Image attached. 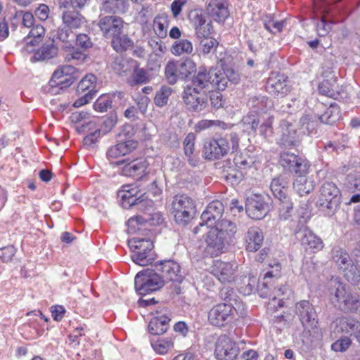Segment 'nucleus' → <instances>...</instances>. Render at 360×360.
I'll return each instance as SVG.
<instances>
[{"mask_svg": "<svg viewBox=\"0 0 360 360\" xmlns=\"http://www.w3.org/2000/svg\"><path fill=\"white\" fill-rule=\"evenodd\" d=\"M231 143L227 137L212 139L204 143L202 155L206 160H219L231 150L236 152L239 146V137L236 133L229 135Z\"/></svg>", "mask_w": 360, "mask_h": 360, "instance_id": "obj_1", "label": "nucleus"}, {"mask_svg": "<svg viewBox=\"0 0 360 360\" xmlns=\"http://www.w3.org/2000/svg\"><path fill=\"white\" fill-rule=\"evenodd\" d=\"M332 303L342 311L352 312L357 309L358 300L346 288L338 278H333L328 284Z\"/></svg>", "mask_w": 360, "mask_h": 360, "instance_id": "obj_2", "label": "nucleus"}, {"mask_svg": "<svg viewBox=\"0 0 360 360\" xmlns=\"http://www.w3.org/2000/svg\"><path fill=\"white\" fill-rule=\"evenodd\" d=\"M295 311L304 327V336L316 335L318 318L313 305L307 300H302L295 304Z\"/></svg>", "mask_w": 360, "mask_h": 360, "instance_id": "obj_3", "label": "nucleus"}, {"mask_svg": "<svg viewBox=\"0 0 360 360\" xmlns=\"http://www.w3.org/2000/svg\"><path fill=\"white\" fill-rule=\"evenodd\" d=\"M131 250V259L134 263L140 266H146L154 259L153 244L150 240L133 238L128 240Z\"/></svg>", "mask_w": 360, "mask_h": 360, "instance_id": "obj_4", "label": "nucleus"}, {"mask_svg": "<svg viewBox=\"0 0 360 360\" xmlns=\"http://www.w3.org/2000/svg\"><path fill=\"white\" fill-rule=\"evenodd\" d=\"M172 212L177 224H187L195 212L193 200L186 195H176L172 202Z\"/></svg>", "mask_w": 360, "mask_h": 360, "instance_id": "obj_5", "label": "nucleus"}, {"mask_svg": "<svg viewBox=\"0 0 360 360\" xmlns=\"http://www.w3.org/2000/svg\"><path fill=\"white\" fill-rule=\"evenodd\" d=\"M164 283L161 276L149 269L138 273L134 278L136 291L141 295L159 290Z\"/></svg>", "mask_w": 360, "mask_h": 360, "instance_id": "obj_6", "label": "nucleus"}, {"mask_svg": "<svg viewBox=\"0 0 360 360\" xmlns=\"http://www.w3.org/2000/svg\"><path fill=\"white\" fill-rule=\"evenodd\" d=\"M332 259L339 269L342 270L346 279L352 283L360 281V271L354 265L348 253L340 247L332 250Z\"/></svg>", "mask_w": 360, "mask_h": 360, "instance_id": "obj_7", "label": "nucleus"}, {"mask_svg": "<svg viewBox=\"0 0 360 360\" xmlns=\"http://www.w3.org/2000/svg\"><path fill=\"white\" fill-rule=\"evenodd\" d=\"M195 71L194 63L190 60L184 61H169L165 68L167 81L170 84H174L179 79H185Z\"/></svg>", "mask_w": 360, "mask_h": 360, "instance_id": "obj_8", "label": "nucleus"}, {"mask_svg": "<svg viewBox=\"0 0 360 360\" xmlns=\"http://www.w3.org/2000/svg\"><path fill=\"white\" fill-rule=\"evenodd\" d=\"M317 205L329 210L328 214H333L340 203V191L332 182H325L320 189Z\"/></svg>", "mask_w": 360, "mask_h": 360, "instance_id": "obj_9", "label": "nucleus"}, {"mask_svg": "<svg viewBox=\"0 0 360 360\" xmlns=\"http://www.w3.org/2000/svg\"><path fill=\"white\" fill-rule=\"evenodd\" d=\"M212 89L219 91L224 90L229 84H236L239 82L240 77L232 68H211L210 70Z\"/></svg>", "mask_w": 360, "mask_h": 360, "instance_id": "obj_10", "label": "nucleus"}, {"mask_svg": "<svg viewBox=\"0 0 360 360\" xmlns=\"http://www.w3.org/2000/svg\"><path fill=\"white\" fill-rule=\"evenodd\" d=\"M223 212L224 205L221 202L215 200L210 202L202 213L201 222L194 228L193 233L197 234L201 228L206 227L207 229L214 226L221 219Z\"/></svg>", "mask_w": 360, "mask_h": 360, "instance_id": "obj_11", "label": "nucleus"}, {"mask_svg": "<svg viewBox=\"0 0 360 360\" xmlns=\"http://www.w3.org/2000/svg\"><path fill=\"white\" fill-rule=\"evenodd\" d=\"M124 22L122 18L116 15H106L101 17L98 22V26L104 37L112 39L122 34Z\"/></svg>", "mask_w": 360, "mask_h": 360, "instance_id": "obj_12", "label": "nucleus"}, {"mask_svg": "<svg viewBox=\"0 0 360 360\" xmlns=\"http://www.w3.org/2000/svg\"><path fill=\"white\" fill-rule=\"evenodd\" d=\"M330 328L336 335H342L340 338H360V322L354 319H336Z\"/></svg>", "mask_w": 360, "mask_h": 360, "instance_id": "obj_13", "label": "nucleus"}, {"mask_svg": "<svg viewBox=\"0 0 360 360\" xmlns=\"http://www.w3.org/2000/svg\"><path fill=\"white\" fill-rule=\"evenodd\" d=\"M119 165H123L121 168V174L126 176L137 177L139 179L147 176L146 172L148 163L144 158H136L132 160L124 159L117 162Z\"/></svg>", "mask_w": 360, "mask_h": 360, "instance_id": "obj_14", "label": "nucleus"}, {"mask_svg": "<svg viewBox=\"0 0 360 360\" xmlns=\"http://www.w3.org/2000/svg\"><path fill=\"white\" fill-rule=\"evenodd\" d=\"M279 134V141L285 146H297L302 137V131L297 129L296 125L286 120L281 122Z\"/></svg>", "mask_w": 360, "mask_h": 360, "instance_id": "obj_15", "label": "nucleus"}, {"mask_svg": "<svg viewBox=\"0 0 360 360\" xmlns=\"http://www.w3.org/2000/svg\"><path fill=\"white\" fill-rule=\"evenodd\" d=\"M237 310L233 303L219 304L211 309L208 319L210 323L216 326H223L232 318L233 309Z\"/></svg>", "mask_w": 360, "mask_h": 360, "instance_id": "obj_16", "label": "nucleus"}, {"mask_svg": "<svg viewBox=\"0 0 360 360\" xmlns=\"http://www.w3.org/2000/svg\"><path fill=\"white\" fill-rule=\"evenodd\" d=\"M279 162L281 165L296 174H308L309 162L298 155L284 151L280 155Z\"/></svg>", "mask_w": 360, "mask_h": 360, "instance_id": "obj_17", "label": "nucleus"}, {"mask_svg": "<svg viewBox=\"0 0 360 360\" xmlns=\"http://www.w3.org/2000/svg\"><path fill=\"white\" fill-rule=\"evenodd\" d=\"M236 262H226L216 260L212 265V274L221 283H231L234 281L238 271Z\"/></svg>", "mask_w": 360, "mask_h": 360, "instance_id": "obj_18", "label": "nucleus"}, {"mask_svg": "<svg viewBox=\"0 0 360 360\" xmlns=\"http://www.w3.org/2000/svg\"><path fill=\"white\" fill-rule=\"evenodd\" d=\"M239 352L233 339H218L215 344L214 355L219 360H235Z\"/></svg>", "mask_w": 360, "mask_h": 360, "instance_id": "obj_19", "label": "nucleus"}, {"mask_svg": "<svg viewBox=\"0 0 360 360\" xmlns=\"http://www.w3.org/2000/svg\"><path fill=\"white\" fill-rule=\"evenodd\" d=\"M156 269L161 272V278L164 282L171 281L180 283L183 281L179 264L174 260L160 262L156 264Z\"/></svg>", "mask_w": 360, "mask_h": 360, "instance_id": "obj_20", "label": "nucleus"}, {"mask_svg": "<svg viewBox=\"0 0 360 360\" xmlns=\"http://www.w3.org/2000/svg\"><path fill=\"white\" fill-rule=\"evenodd\" d=\"M287 79L283 74L272 72L266 82V91L274 96L284 97L290 91Z\"/></svg>", "mask_w": 360, "mask_h": 360, "instance_id": "obj_21", "label": "nucleus"}, {"mask_svg": "<svg viewBox=\"0 0 360 360\" xmlns=\"http://www.w3.org/2000/svg\"><path fill=\"white\" fill-rule=\"evenodd\" d=\"M183 99L189 110L200 112L207 105V98L195 88L186 86L183 92Z\"/></svg>", "mask_w": 360, "mask_h": 360, "instance_id": "obj_22", "label": "nucleus"}, {"mask_svg": "<svg viewBox=\"0 0 360 360\" xmlns=\"http://www.w3.org/2000/svg\"><path fill=\"white\" fill-rule=\"evenodd\" d=\"M189 18L194 26L197 39L210 37L213 29L211 20L198 11L191 12Z\"/></svg>", "mask_w": 360, "mask_h": 360, "instance_id": "obj_23", "label": "nucleus"}, {"mask_svg": "<svg viewBox=\"0 0 360 360\" xmlns=\"http://www.w3.org/2000/svg\"><path fill=\"white\" fill-rule=\"evenodd\" d=\"M75 69L72 65H63L54 71L49 82L50 86H60V89L70 86L74 82V74Z\"/></svg>", "mask_w": 360, "mask_h": 360, "instance_id": "obj_24", "label": "nucleus"}, {"mask_svg": "<svg viewBox=\"0 0 360 360\" xmlns=\"http://www.w3.org/2000/svg\"><path fill=\"white\" fill-rule=\"evenodd\" d=\"M120 197L122 200L121 205L124 209H129L134 205L142 209L145 205L151 203V202L146 201V193H141L136 188L122 191Z\"/></svg>", "mask_w": 360, "mask_h": 360, "instance_id": "obj_25", "label": "nucleus"}, {"mask_svg": "<svg viewBox=\"0 0 360 360\" xmlns=\"http://www.w3.org/2000/svg\"><path fill=\"white\" fill-rule=\"evenodd\" d=\"M229 240L227 236L221 234L217 229L212 226L207 233L205 240L207 250L211 251V255H217L219 253L221 252L226 243H227Z\"/></svg>", "mask_w": 360, "mask_h": 360, "instance_id": "obj_26", "label": "nucleus"}, {"mask_svg": "<svg viewBox=\"0 0 360 360\" xmlns=\"http://www.w3.org/2000/svg\"><path fill=\"white\" fill-rule=\"evenodd\" d=\"M268 205L259 195L248 198L246 202V212L254 219H261L268 212Z\"/></svg>", "mask_w": 360, "mask_h": 360, "instance_id": "obj_27", "label": "nucleus"}, {"mask_svg": "<svg viewBox=\"0 0 360 360\" xmlns=\"http://www.w3.org/2000/svg\"><path fill=\"white\" fill-rule=\"evenodd\" d=\"M269 296L271 300L268 304L267 310L271 312L277 307H284L285 300H290L292 296V292L288 287L283 285L274 288Z\"/></svg>", "mask_w": 360, "mask_h": 360, "instance_id": "obj_28", "label": "nucleus"}, {"mask_svg": "<svg viewBox=\"0 0 360 360\" xmlns=\"http://www.w3.org/2000/svg\"><path fill=\"white\" fill-rule=\"evenodd\" d=\"M314 6L316 10V15H321V20L317 23L316 31L319 36H326L331 30V25L327 22L326 13L329 12L328 3L324 0H314Z\"/></svg>", "mask_w": 360, "mask_h": 360, "instance_id": "obj_29", "label": "nucleus"}, {"mask_svg": "<svg viewBox=\"0 0 360 360\" xmlns=\"http://www.w3.org/2000/svg\"><path fill=\"white\" fill-rule=\"evenodd\" d=\"M157 316H154L148 324V331L152 335H162L169 328L170 318L167 311H156Z\"/></svg>", "mask_w": 360, "mask_h": 360, "instance_id": "obj_30", "label": "nucleus"}, {"mask_svg": "<svg viewBox=\"0 0 360 360\" xmlns=\"http://www.w3.org/2000/svg\"><path fill=\"white\" fill-rule=\"evenodd\" d=\"M207 11L208 15L217 22L224 21L229 15L226 0H211Z\"/></svg>", "mask_w": 360, "mask_h": 360, "instance_id": "obj_31", "label": "nucleus"}, {"mask_svg": "<svg viewBox=\"0 0 360 360\" xmlns=\"http://www.w3.org/2000/svg\"><path fill=\"white\" fill-rule=\"evenodd\" d=\"M299 235H300V240L301 244L306 250H311L315 252L323 249V240L311 230L304 229L299 233Z\"/></svg>", "mask_w": 360, "mask_h": 360, "instance_id": "obj_32", "label": "nucleus"}, {"mask_svg": "<svg viewBox=\"0 0 360 360\" xmlns=\"http://www.w3.org/2000/svg\"><path fill=\"white\" fill-rule=\"evenodd\" d=\"M245 238L246 249L250 252H256L263 243V232L259 227H250L247 232Z\"/></svg>", "mask_w": 360, "mask_h": 360, "instance_id": "obj_33", "label": "nucleus"}, {"mask_svg": "<svg viewBox=\"0 0 360 360\" xmlns=\"http://www.w3.org/2000/svg\"><path fill=\"white\" fill-rule=\"evenodd\" d=\"M137 146L138 143L134 140L120 142L110 147L107 155L109 158H117L132 152L136 148Z\"/></svg>", "mask_w": 360, "mask_h": 360, "instance_id": "obj_34", "label": "nucleus"}, {"mask_svg": "<svg viewBox=\"0 0 360 360\" xmlns=\"http://www.w3.org/2000/svg\"><path fill=\"white\" fill-rule=\"evenodd\" d=\"M248 105L257 114L266 113L274 108L273 101L264 96H259L251 98L248 101Z\"/></svg>", "mask_w": 360, "mask_h": 360, "instance_id": "obj_35", "label": "nucleus"}, {"mask_svg": "<svg viewBox=\"0 0 360 360\" xmlns=\"http://www.w3.org/2000/svg\"><path fill=\"white\" fill-rule=\"evenodd\" d=\"M307 174H296L293 182V188L300 196L307 195L314 189V181L309 179Z\"/></svg>", "mask_w": 360, "mask_h": 360, "instance_id": "obj_36", "label": "nucleus"}, {"mask_svg": "<svg viewBox=\"0 0 360 360\" xmlns=\"http://www.w3.org/2000/svg\"><path fill=\"white\" fill-rule=\"evenodd\" d=\"M61 19L65 27L70 30H77L84 23V18L76 11H65Z\"/></svg>", "mask_w": 360, "mask_h": 360, "instance_id": "obj_37", "label": "nucleus"}, {"mask_svg": "<svg viewBox=\"0 0 360 360\" xmlns=\"http://www.w3.org/2000/svg\"><path fill=\"white\" fill-rule=\"evenodd\" d=\"M198 39V45L196 51L199 56L206 57L215 53L219 46V42L215 38L210 37Z\"/></svg>", "mask_w": 360, "mask_h": 360, "instance_id": "obj_38", "label": "nucleus"}, {"mask_svg": "<svg viewBox=\"0 0 360 360\" xmlns=\"http://www.w3.org/2000/svg\"><path fill=\"white\" fill-rule=\"evenodd\" d=\"M187 86L195 88V91H199L200 92L203 91H213L211 79H210V71L206 72V71L200 70L193 77L192 86Z\"/></svg>", "mask_w": 360, "mask_h": 360, "instance_id": "obj_39", "label": "nucleus"}, {"mask_svg": "<svg viewBox=\"0 0 360 360\" xmlns=\"http://www.w3.org/2000/svg\"><path fill=\"white\" fill-rule=\"evenodd\" d=\"M270 188L273 195L278 200L289 195V181L283 176H278L272 179Z\"/></svg>", "mask_w": 360, "mask_h": 360, "instance_id": "obj_40", "label": "nucleus"}, {"mask_svg": "<svg viewBox=\"0 0 360 360\" xmlns=\"http://www.w3.org/2000/svg\"><path fill=\"white\" fill-rule=\"evenodd\" d=\"M102 9L108 13H125L129 7L127 0H101Z\"/></svg>", "mask_w": 360, "mask_h": 360, "instance_id": "obj_41", "label": "nucleus"}, {"mask_svg": "<svg viewBox=\"0 0 360 360\" xmlns=\"http://www.w3.org/2000/svg\"><path fill=\"white\" fill-rule=\"evenodd\" d=\"M137 66V62L131 58L117 56L112 64L113 70L119 75L130 72Z\"/></svg>", "mask_w": 360, "mask_h": 360, "instance_id": "obj_42", "label": "nucleus"}, {"mask_svg": "<svg viewBox=\"0 0 360 360\" xmlns=\"http://www.w3.org/2000/svg\"><path fill=\"white\" fill-rule=\"evenodd\" d=\"M318 121L316 116L314 114H305L299 121L298 126L300 131H302V136L307 133L312 134L316 133Z\"/></svg>", "mask_w": 360, "mask_h": 360, "instance_id": "obj_43", "label": "nucleus"}, {"mask_svg": "<svg viewBox=\"0 0 360 360\" xmlns=\"http://www.w3.org/2000/svg\"><path fill=\"white\" fill-rule=\"evenodd\" d=\"M44 34L45 29L40 24H37L31 27L27 37L25 39V42L27 45L25 49L27 51H33L32 49H30V46H32L41 41V38L44 37Z\"/></svg>", "mask_w": 360, "mask_h": 360, "instance_id": "obj_44", "label": "nucleus"}, {"mask_svg": "<svg viewBox=\"0 0 360 360\" xmlns=\"http://www.w3.org/2000/svg\"><path fill=\"white\" fill-rule=\"evenodd\" d=\"M58 53V48L54 44V40L44 44L42 47L34 54L36 60H44L54 58Z\"/></svg>", "mask_w": 360, "mask_h": 360, "instance_id": "obj_45", "label": "nucleus"}, {"mask_svg": "<svg viewBox=\"0 0 360 360\" xmlns=\"http://www.w3.org/2000/svg\"><path fill=\"white\" fill-rule=\"evenodd\" d=\"M75 34L72 30L64 27H58L57 30L53 32V39L60 40L65 44L66 48L73 47Z\"/></svg>", "mask_w": 360, "mask_h": 360, "instance_id": "obj_46", "label": "nucleus"}, {"mask_svg": "<svg viewBox=\"0 0 360 360\" xmlns=\"http://www.w3.org/2000/svg\"><path fill=\"white\" fill-rule=\"evenodd\" d=\"M341 117L340 108L336 103H331L329 108L322 114L319 119L321 122L333 124L338 121Z\"/></svg>", "mask_w": 360, "mask_h": 360, "instance_id": "obj_47", "label": "nucleus"}, {"mask_svg": "<svg viewBox=\"0 0 360 360\" xmlns=\"http://www.w3.org/2000/svg\"><path fill=\"white\" fill-rule=\"evenodd\" d=\"M193 51L192 43L185 39L176 41L171 47V52L176 56H180L184 54H191Z\"/></svg>", "mask_w": 360, "mask_h": 360, "instance_id": "obj_48", "label": "nucleus"}, {"mask_svg": "<svg viewBox=\"0 0 360 360\" xmlns=\"http://www.w3.org/2000/svg\"><path fill=\"white\" fill-rule=\"evenodd\" d=\"M280 271H281V265L280 264H276L275 265V269L271 271H268L265 274L263 281L258 283V288L259 295L262 297H266L268 296V292L266 289L268 288V279L271 278H278L280 276Z\"/></svg>", "mask_w": 360, "mask_h": 360, "instance_id": "obj_49", "label": "nucleus"}, {"mask_svg": "<svg viewBox=\"0 0 360 360\" xmlns=\"http://www.w3.org/2000/svg\"><path fill=\"white\" fill-rule=\"evenodd\" d=\"M150 345L153 350L159 354H165L174 347L172 339H150Z\"/></svg>", "mask_w": 360, "mask_h": 360, "instance_id": "obj_50", "label": "nucleus"}, {"mask_svg": "<svg viewBox=\"0 0 360 360\" xmlns=\"http://www.w3.org/2000/svg\"><path fill=\"white\" fill-rule=\"evenodd\" d=\"M278 213L281 219L287 220L292 215L293 211V202L289 195L278 199Z\"/></svg>", "mask_w": 360, "mask_h": 360, "instance_id": "obj_51", "label": "nucleus"}, {"mask_svg": "<svg viewBox=\"0 0 360 360\" xmlns=\"http://www.w3.org/2000/svg\"><path fill=\"white\" fill-rule=\"evenodd\" d=\"M112 40V46L117 52H122L132 47L133 41L125 34H119L117 37Z\"/></svg>", "mask_w": 360, "mask_h": 360, "instance_id": "obj_52", "label": "nucleus"}, {"mask_svg": "<svg viewBox=\"0 0 360 360\" xmlns=\"http://www.w3.org/2000/svg\"><path fill=\"white\" fill-rule=\"evenodd\" d=\"M96 82V77L92 74L86 75L78 84L77 91L78 93H86L89 91L94 93V95L96 92L94 91L95 84Z\"/></svg>", "mask_w": 360, "mask_h": 360, "instance_id": "obj_53", "label": "nucleus"}, {"mask_svg": "<svg viewBox=\"0 0 360 360\" xmlns=\"http://www.w3.org/2000/svg\"><path fill=\"white\" fill-rule=\"evenodd\" d=\"M214 228L217 229L221 234L225 235L231 239L236 232V226L229 220L222 219L214 224Z\"/></svg>", "mask_w": 360, "mask_h": 360, "instance_id": "obj_54", "label": "nucleus"}, {"mask_svg": "<svg viewBox=\"0 0 360 360\" xmlns=\"http://www.w3.org/2000/svg\"><path fill=\"white\" fill-rule=\"evenodd\" d=\"M167 18L165 16L159 15L154 19L153 29L159 37L163 38L167 36Z\"/></svg>", "mask_w": 360, "mask_h": 360, "instance_id": "obj_55", "label": "nucleus"}, {"mask_svg": "<svg viewBox=\"0 0 360 360\" xmlns=\"http://www.w3.org/2000/svg\"><path fill=\"white\" fill-rule=\"evenodd\" d=\"M263 23L266 30L275 34L283 30L285 21H275L270 15H266L263 18Z\"/></svg>", "mask_w": 360, "mask_h": 360, "instance_id": "obj_56", "label": "nucleus"}, {"mask_svg": "<svg viewBox=\"0 0 360 360\" xmlns=\"http://www.w3.org/2000/svg\"><path fill=\"white\" fill-rule=\"evenodd\" d=\"M172 89L169 86H162L160 91H157L154 102L156 105L162 107L167 104L169 96L171 95Z\"/></svg>", "mask_w": 360, "mask_h": 360, "instance_id": "obj_57", "label": "nucleus"}, {"mask_svg": "<svg viewBox=\"0 0 360 360\" xmlns=\"http://www.w3.org/2000/svg\"><path fill=\"white\" fill-rule=\"evenodd\" d=\"M145 218L143 215H139L134 217H131L127 221L128 231L131 233H135L141 229L142 226H144Z\"/></svg>", "mask_w": 360, "mask_h": 360, "instance_id": "obj_58", "label": "nucleus"}, {"mask_svg": "<svg viewBox=\"0 0 360 360\" xmlns=\"http://www.w3.org/2000/svg\"><path fill=\"white\" fill-rule=\"evenodd\" d=\"M148 72L143 68H139L138 65L133 69L132 82L135 84H140L148 82Z\"/></svg>", "mask_w": 360, "mask_h": 360, "instance_id": "obj_59", "label": "nucleus"}, {"mask_svg": "<svg viewBox=\"0 0 360 360\" xmlns=\"http://www.w3.org/2000/svg\"><path fill=\"white\" fill-rule=\"evenodd\" d=\"M257 279L255 277H248L245 278L243 285L240 287L239 290L241 293L245 295H250L253 289L255 288Z\"/></svg>", "mask_w": 360, "mask_h": 360, "instance_id": "obj_60", "label": "nucleus"}, {"mask_svg": "<svg viewBox=\"0 0 360 360\" xmlns=\"http://www.w3.org/2000/svg\"><path fill=\"white\" fill-rule=\"evenodd\" d=\"M143 217L146 219L144 220L145 224H148L152 226H155L162 224L164 221V218L159 212H144Z\"/></svg>", "mask_w": 360, "mask_h": 360, "instance_id": "obj_61", "label": "nucleus"}, {"mask_svg": "<svg viewBox=\"0 0 360 360\" xmlns=\"http://www.w3.org/2000/svg\"><path fill=\"white\" fill-rule=\"evenodd\" d=\"M274 122V117L269 116L260 126V134L264 137L270 136L273 134L272 124Z\"/></svg>", "mask_w": 360, "mask_h": 360, "instance_id": "obj_62", "label": "nucleus"}, {"mask_svg": "<svg viewBox=\"0 0 360 360\" xmlns=\"http://www.w3.org/2000/svg\"><path fill=\"white\" fill-rule=\"evenodd\" d=\"M351 339H338L331 345V349L336 352H343L351 345Z\"/></svg>", "mask_w": 360, "mask_h": 360, "instance_id": "obj_63", "label": "nucleus"}, {"mask_svg": "<svg viewBox=\"0 0 360 360\" xmlns=\"http://www.w3.org/2000/svg\"><path fill=\"white\" fill-rule=\"evenodd\" d=\"M15 252L16 250L13 245L0 248V258L4 262H9L12 260Z\"/></svg>", "mask_w": 360, "mask_h": 360, "instance_id": "obj_64", "label": "nucleus"}]
</instances>
